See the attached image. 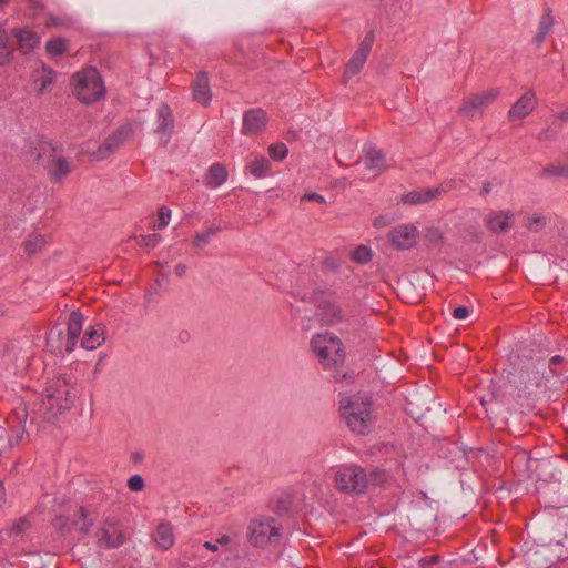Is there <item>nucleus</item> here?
<instances>
[{
	"mask_svg": "<svg viewBox=\"0 0 568 568\" xmlns=\"http://www.w3.org/2000/svg\"><path fill=\"white\" fill-rule=\"evenodd\" d=\"M70 153H73L71 144H68L67 151L63 144H37L27 153L26 161L45 171L51 182L58 183L72 171Z\"/></svg>",
	"mask_w": 568,
	"mask_h": 568,
	"instance_id": "1",
	"label": "nucleus"
},
{
	"mask_svg": "<svg viewBox=\"0 0 568 568\" xmlns=\"http://www.w3.org/2000/svg\"><path fill=\"white\" fill-rule=\"evenodd\" d=\"M77 392L65 375H59L51 379L45 388V396L36 404L37 414L44 420L51 422L59 414L71 408Z\"/></svg>",
	"mask_w": 568,
	"mask_h": 568,
	"instance_id": "2",
	"label": "nucleus"
},
{
	"mask_svg": "<svg viewBox=\"0 0 568 568\" xmlns=\"http://www.w3.org/2000/svg\"><path fill=\"white\" fill-rule=\"evenodd\" d=\"M83 316L80 312H72L67 323L54 324L47 335V347L51 353H71L77 345L82 331Z\"/></svg>",
	"mask_w": 568,
	"mask_h": 568,
	"instance_id": "3",
	"label": "nucleus"
},
{
	"mask_svg": "<svg viewBox=\"0 0 568 568\" xmlns=\"http://www.w3.org/2000/svg\"><path fill=\"white\" fill-rule=\"evenodd\" d=\"M72 93L83 103L90 104L104 97L105 88L95 68H87L71 79Z\"/></svg>",
	"mask_w": 568,
	"mask_h": 568,
	"instance_id": "4",
	"label": "nucleus"
},
{
	"mask_svg": "<svg viewBox=\"0 0 568 568\" xmlns=\"http://www.w3.org/2000/svg\"><path fill=\"white\" fill-rule=\"evenodd\" d=\"M313 352L325 366H338L345 361V351L341 339L328 333L317 334L311 341Z\"/></svg>",
	"mask_w": 568,
	"mask_h": 568,
	"instance_id": "5",
	"label": "nucleus"
},
{
	"mask_svg": "<svg viewBox=\"0 0 568 568\" xmlns=\"http://www.w3.org/2000/svg\"><path fill=\"white\" fill-rule=\"evenodd\" d=\"M509 383L518 390L519 396H534L546 388L545 375L532 365H527L510 373Z\"/></svg>",
	"mask_w": 568,
	"mask_h": 568,
	"instance_id": "6",
	"label": "nucleus"
},
{
	"mask_svg": "<svg viewBox=\"0 0 568 568\" xmlns=\"http://www.w3.org/2000/svg\"><path fill=\"white\" fill-rule=\"evenodd\" d=\"M335 484L339 491L359 495L368 487L367 474L358 465H348L335 473Z\"/></svg>",
	"mask_w": 568,
	"mask_h": 568,
	"instance_id": "7",
	"label": "nucleus"
},
{
	"mask_svg": "<svg viewBox=\"0 0 568 568\" xmlns=\"http://www.w3.org/2000/svg\"><path fill=\"white\" fill-rule=\"evenodd\" d=\"M280 525L273 517L253 519L248 525V540L255 547H263L268 542L280 540Z\"/></svg>",
	"mask_w": 568,
	"mask_h": 568,
	"instance_id": "8",
	"label": "nucleus"
},
{
	"mask_svg": "<svg viewBox=\"0 0 568 568\" xmlns=\"http://www.w3.org/2000/svg\"><path fill=\"white\" fill-rule=\"evenodd\" d=\"M94 537L97 547L101 549H116L126 541L120 523L114 517L104 518Z\"/></svg>",
	"mask_w": 568,
	"mask_h": 568,
	"instance_id": "9",
	"label": "nucleus"
},
{
	"mask_svg": "<svg viewBox=\"0 0 568 568\" xmlns=\"http://www.w3.org/2000/svg\"><path fill=\"white\" fill-rule=\"evenodd\" d=\"M499 90L494 88L477 94L467 97L462 106L459 108V114L464 118H473L476 114L481 113L487 106H489L499 95Z\"/></svg>",
	"mask_w": 568,
	"mask_h": 568,
	"instance_id": "10",
	"label": "nucleus"
},
{
	"mask_svg": "<svg viewBox=\"0 0 568 568\" xmlns=\"http://www.w3.org/2000/svg\"><path fill=\"white\" fill-rule=\"evenodd\" d=\"M79 162H95L109 158L119 144H71Z\"/></svg>",
	"mask_w": 568,
	"mask_h": 568,
	"instance_id": "11",
	"label": "nucleus"
},
{
	"mask_svg": "<svg viewBox=\"0 0 568 568\" xmlns=\"http://www.w3.org/2000/svg\"><path fill=\"white\" fill-rule=\"evenodd\" d=\"M375 40V34L373 30H369L364 39L361 41L357 50L354 52L352 58L348 60L346 67H345V77L352 78L356 75L362 68L364 67L367 57L372 50L373 43Z\"/></svg>",
	"mask_w": 568,
	"mask_h": 568,
	"instance_id": "12",
	"label": "nucleus"
},
{
	"mask_svg": "<svg viewBox=\"0 0 568 568\" xmlns=\"http://www.w3.org/2000/svg\"><path fill=\"white\" fill-rule=\"evenodd\" d=\"M318 316L326 325H334L343 321L344 313L339 305L333 300L332 294H322L321 297L314 296Z\"/></svg>",
	"mask_w": 568,
	"mask_h": 568,
	"instance_id": "13",
	"label": "nucleus"
},
{
	"mask_svg": "<svg viewBox=\"0 0 568 568\" xmlns=\"http://www.w3.org/2000/svg\"><path fill=\"white\" fill-rule=\"evenodd\" d=\"M417 229L410 224L399 225L388 233V240L397 250H407L416 244Z\"/></svg>",
	"mask_w": 568,
	"mask_h": 568,
	"instance_id": "14",
	"label": "nucleus"
},
{
	"mask_svg": "<svg viewBox=\"0 0 568 568\" xmlns=\"http://www.w3.org/2000/svg\"><path fill=\"white\" fill-rule=\"evenodd\" d=\"M267 116L260 108L250 109L243 114L242 132L250 138L258 135L266 126Z\"/></svg>",
	"mask_w": 568,
	"mask_h": 568,
	"instance_id": "15",
	"label": "nucleus"
},
{
	"mask_svg": "<svg viewBox=\"0 0 568 568\" xmlns=\"http://www.w3.org/2000/svg\"><path fill=\"white\" fill-rule=\"evenodd\" d=\"M536 95L532 91L525 92L508 111V119L515 123L528 116L536 108Z\"/></svg>",
	"mask_w": 568,
	"mask_h": 568,
	"instance_id": "16",
	"label": "nucleus"
},
{
	"mask_svg": "<svg viewBox=\"0 0 568 568\" xmlns=\"http://www.w3.org/2000/svg\"><path fill=\"white\" fill-rule=\"evenodd\" d=\"M192 98L203 106H207L212 99L210 79L205 71L196 73L191 83Z\"/></svg>",
	"mask_w": 568,
	"mask_h": 568,
	"instance_id": "17",
	"label": "nucleus"
},
{
	"mask_svg": "<svg viewBox=\"0 0 568 568\" xmlns=\"http://www.w3.org/2000/svg\"><path fill=\"white\" fill-rule=\"evenodd\" d=\"M341 414L347 426L358 434H365L371 423V413H353L348 410V406H339Z\"/></svg>",
	"mask_w": 568,
	"mask_h": 568,
	"instance_id": "18",
	"label": "nucleus"
},
{
	"mask_svg": "<svg viewBox=\"0 0 568 568\" xmlns=\"http://www.w3.org/2000/svg\"><path fill=\"white\" fill-rule=\"evenodd\" d=\"M444 192L445 190L442 186L413 190L404 194L402 201L405 204L412 205L424 204L439 197Z\"/></svg>",
	"mask_w": 568,
	"mask_h": 568,
	"instance_id": "19",
	"label": "nucleus"
},
{
	"mask_svg": "<svg viewBox=\"0 0 568 568\" xmlns=\"http://www.w3.org/2000/svg\"><path fill=\"white\" fill-rule=\"evenodd\" d=\"M97 513L91 510L84 506H80L77 508L73 515L72 525L75 527L83 536H87L92 526L97 520Z\"/></svg>",
	"mask_w": 568,
	"mask_h": 568,
	"instance_id": "20",
	"label": "nucleus"
},
{
	"mask_svg": "<svg viewBox=\"0 0 568 568\" xmlns=\"http://www.w3.org/2000/svg\"><path fill=\"white\" fill-rule=\"evenodd\" d=\"M514 213L510 211H499L489 215L486 220L487 227L496 233H507L513 226Z\"/></svg>",
	"mask_w": 568,
	"mask_h": 568,
	"instance_id": "21",
	"label": "nucleus"
},
{
	"mask_svg": "<svg viewBox=\"0 0 568 568\" xmlns=\"http://www.w3.org/2000/svg\"><path fill=\"white\" fill-rule=\"evenodd\" d=\"M174 129L172 111L166 104H162L158 110V125L155 132L159 139L169 140Z\"/></svg>",
	"mask_w": 568,
	"mask_h": 568,
	"instance_id": "22",
	"label": "nucleus"
},
{
	"mask_svg": "<svg viewBox=\"0 0 568 568\" xmlns=\"http://www.w3.org/2000/svg\"><path fill=\"white\" fill-rule=\"evenodd\" d=\"M229 172L221 163H213L204 175V183L210 189H217L226 182Z\"/></svg>",
	"mask_w": 568,
	"mask_h": 568,
	"instance_id": "23",
	"label": "nucleus"
},
{
	"mask_svg": "<svg viewBox=\"0 0 568 568\" xmlns=\"http://www.w3.org/2000/svg\"><path fill=\"white\" fill-rule=\"evenodd\" d=\"M13 37L17 39L18 44L23 53L32 50L39 44V36L28 28H16L12 30Z\"/></svg>",
	"mask_w": 568,
	"mask_h": 568,
	"instance_id": "24",
	"label": "nucleus"
},
{
	"mask_svg": "<svg viewBox=\"0 0 568 568\" xmlns=\"http://www.w3.org/2000/svg\"><path fill=\"white\" fill-rule=\"evenodd\" d=\"M555 19L550 7H545L544 12L538 23V30L532 41L537 47H540L545 41L547 34L550 32L554 26Z\"/></svg>",
	"mask_w": 568,
	"mask_h": 568,
	"instance_id": "25",
	"label": "nucleus"
},
{
	"mask_svg": "<svg viewBox=\"0 0 568 568\" xmlns=\"http://www.w3.org/2000/svg\"><path fill=\"white\" fill-rule=\"evenodd\" d=\"M359 161L369 170L382 171L386 168L385 154L375 146L367 148L364 156Z\"/></svg>",
	"mask_w": 568,
	"mask_h": 568,
	"instance_id": "26",
	"label": "nucleus"
},
{
	"mask_svg": "<svg viewBox=\"0 0 568 568\" xmlns=\"http://www.w3.org/2000/svg\"><path fill=\"white\" fill-rule=\"evenodd\" d=\"M174 540L172 525L169 521L160 523L154 535V541L158 546L163 550H168L174 545Z\"/></svg>",
	"mask_w": 568,
	"mask_h": 568,
	"instance_id": "27",
	"label": "nucleus"
},
{
	"mask_svg": "<svg viewBox=\"0 0 568 568\" xmlns=\"http://www.w3.org/2000/svg\"><path fill=\"white\" fill-rule=\"evenodd\" d=\"M245 171L255 179H264L272 173V164L265 156H256L245 166Z\"/></svg>",
	"mask_w": 568,
	"mask_h": 568,
	"instance_id": "28",
	"label": "nucleus"
},
{
	"mask_svg": "<svg viewBox=\"0 0 568 568\" xmlns=\"http://www.w3.org/2000/svg\"><path fill=\"white\" fill-rule=\"evenodd\" d=\"M104 329L103 326L98 324L94 327L88 329L81 341V346L84 349H95L104 342Z\"/></svg>",
	"mask_w": 568,
	"mask_h": 568,
	"instance_id": "29",
	"label": "nucleus"
},
{
	"mask_svg": "<svg viewBox=\"0 0 568 568\" xmlns=\"http://www.w3.org/2000/svg\"><path fill=\"white\" fill-rule=\"evenodd\" d=\"M552 466L550 458H528L527 467L535 473L538 479L549 480L552 476H548L547 470Z\"/></svg>",
	"mask_w": 568,
	"mask_h": 568,
	"instance_id": "30",
	"label": "nucleus"
},
{
	"mask_svg": "<svg viewBox=\"0 0 568 568\" xmlns=\"http://www.w3.org/2000/svg\"><path fill=\"white\" fill-rule=\"evenodd\" d=\"M139 125L136 123H124L119 126L110 136L109 142H125L136 138Z\"/></svg>",
	"mask_w": 568,
	"mask_h": 568,
	"instance_id": "31",
	"label": "nucleus"
},
{
	"mask_svg": "<svg viewBox=\"0 0 568 568\" xmlns=\"http://www.w3.org/2000/svg\"><path fill=\"white\" fill-rule=\"evenodd\" d=\"M341 406H348V410L353 413H371V400L368 397H344L341 399Z\"/></svg>",
	"mask_w": 568,
	"mask_h": 568,
	"instance_id": "32",
	"label": "nucleus"
},
{
	"mask_svg": "<svg viewBox=\"0 0 568 568\" xmlns=\"http://www.w3.org/2000/svg\"><path fill=\"white\" fill-rule=\"evenodd\" d=\"M32 527V516L28 514L20 517L12 523L11 527L6 529L4 532L9 538H14L23 535L27 530Z\"/></svg>",
	"mask_w": 568,
	"mask_h": 568,
	"instance_id": "33",
	"label": "nucleus"
},
{
	"mask_svg": "<svg viewBox=\"0 0 568 568\" xmlns=\"http://www.w3.org/2000/svg\"><path fill=\"white\" fill-rule=\"evenodd\" d=\"M47 244L45 237L40 233H32L24 242V251L28 254H36L41 251Z\"/></svg>",
	"mask_w": 568,
	"mask_h": 568,
	"instance_id": "34",
	"label": "nucleus"
},
{
	"mask_svg": "<svg viewBox=\"0 0 568 568\" xmlns=\"http://www.w3.org/2000/svg\"><path fill=\"white\" fill-rule=\"evenodd\" d=\"M45 49L49 55L58 57L67 50V42L63 38H52L47 41Z\"/></svg>",
	"mask_w": 568,
	"mask_h": 568,
	"instance_id": "35",
	"label": "nucleus"
},
{
	"mask_svg": "<svg viewBox=\"0 0 568 568\" xmlns=\"http://www.w3.org/2000/svg\"><path fill=\"white\" fill-rule=\"evenodd\" d=\"M220 231H221L220 226H212L202 233H197L193 240V245L195 247L205 246L210 242L211 236L217 234Z\"/></svg>",
	"mask_w": 568,
	"mask_h": 568,
	"instance_id": "36",
	"label": "nucleus"
},
{
	"mask_svg": "<svg viewBox=\"0 0 568 568\" xmlns=\"http://www.w3.org/2000/svg\"><path fill=\"white\" fill-rule=\"evenodd\" d=\"M547 225V219L540 214H535L531 217H528L525 226L534 233H538L542 231Z\"/></svg>",
	"mask_w": 568,
	"mask_h": 568,
	"instance_id": "37",
	"label": "nucleus"
},
{
	"mask_svg": "<svg viewBox=\"0 0 568 568\" xmlns=\"http://www.w3.org/2000/svg\"><path fill=\"white\" fill-rule=\"evenodd\" d=\"M352 258L359 264H365L372 260V251L366 245H358L352 252Z\"/></svg>",
	"mask_w": 568,
	"mask_h": 568,
	"instance_id": "38",
	"label": "nucleus"
},
{
	"mask_svg": "<svg viewBox=\"0 0 568 568\" xmlns=\"http://www.w3.org/2000/svg\"><path fill=\"white\" fill-rule=\"evenodd\" d=\"M52 526L61 535L70 532L73 527L72 521L70 523L69 518L62 515L53 518Z\"/></svg>",
	"mask_w": 568,
	"mask_h": 568,
	"instance_id": "39",
	"label": "nucleus"
},
{
	"mask_svg": "<svg viewBox=\"0 0 568 568\" xmlns=\"http://www.w3.org/2000/svg\"><path fill=\"white\" fill-rule=\"evenodd\" d=\"M568 159V152H567ZM542 175H555L568 178V163L567 164H550L542 170Z\"/></svg>",
	"mask_w": 568,
	"mask_h": 568,
	"instance_id": "40",
	"label": "nucleus"
},
{
	"mask_svg": "<svg viewBox=\"0 0 568 568\" xmlns=\"http://www.w3.org/2000/svg\"><path fill=\"white\" fill-rule=\"evenodd\" d=\"M161 241V235L158 233L141 235L138 237V244L142 247L154 248Z\"/></svg>",
	"mask_w": 568,
	"mask_h": 568,
	"instance_id": "41",
	"label": "nucleus"
},
{
	"mask_svg": "<svg viewBox=\"0 0 568 568\" xmlns=\"http://www.w3.org/2000/svg\"><path fill=\"white\" fill-rule=\"evenodd\" d=\"M368 485L383 486L387 480V474L382 469H374L367 474Z\"/></svg>",
	"mask_w": 568,
	"mask_h": 568,
	"instance_id": "42",
	"label": "nucleus"
},
{
	"mask_svg": "<svg viewBox=\"0 0 568 568\" xmlns=\"http://www.w3.org/2000/svg\"><path fill=\"white\" fill-rule=\"evenodd\" d=\"M287 153L286 144H270L268 154L272 159L281 161L286 158Z\"/></svg>",
	"mask_w": 568,
	"mask_h": 568,
	"instance_id": "43",
	"label": "nucleus"
},
{
	"mask_svg": "<svg viewBox=\"0 0 568 568\" xmlns=\"http://www.w3.org/2000/svg\"><path fill=\"white\" fill-rule=\"evenodd\" d=\"M53 82L52 72L50 71L48 74H42L34 79V84L39 91V93H43L45 89L51 85Z\"/></svg>",
	"mask_w": 568,
	"mask_h": 568,
	"instance_id": "44",
	"label": "nucleus"
},
{
	"mask_svg": "<svg viewBox=\"0 0 568 568\" xmlns=\"http://www.w3.org/2000/svg\"><path fill=\"white\" fill-rule=\"evenodd\" d=\"M144 479L140 475H133L128 480V487L132 491H141L144 488Z\"/></svg>",
	"mask_w": 568,
	"mask_h": 568,
	"instance_id": "45",
	"label": "nucleus"
},
{
	"mask_svg": "<svg viewBox=\"0 0 568 568\" xmlns=\"http://www.w3.org/2000/svg\"><path fill=\"white\" fill-rule=\"evenodd\" d=\"M171 216V210L166 206H161L159 210V222L155 225L158 229H163L169 224V219Z\"/></svg>",
	"mask_w": 568,
	"mask_h": 568,
	"instance_id": "46",
	"label": "nucleus"
},
{
	"mask_svg": "<svg viewBox=\"0 0 568 568\" xmlns=\"http://www.w3.org/2000/svg\"><path fill=\"white\" fill-rule=\"evenodd\" d=\"M23 434H24V427H22L20 425L17 428L12 429V434L8 438L9 445L10 446L18 445L21 442Z\"/></svg>",
	"mask_w": 568,
	"mask_h": 568,
	"instance_id": "47",
	"label": "nucleus"
},
{
	"mask_svg": "<svg viewBox=\"0 0 568 568\" xmlns=\"http://www.w3.org/2000/svg\"><path fill=\"white\" fill-rule=\"evenodd\" d=\"M426 239L432 244H438L443 241V233L437 227H432L426 233Z\"/></svg>",
	"mask_w": 568,
	"mask_h": 568,
	"instance_id": "48",
	"label": "nucleus"
},
{
	"mask_svg": "<svg viewBox=\"0 0 568 568\" xmlns=\"http://www.w3.org/2000/svg\"><path fill=\"white\" fill-rule=\"evenodd\" d=\"M392 222H393V217L384 214V215H379V216L375 217L373 221V225L377 229L385 227V226L389 225Z\"/></svg>",
	"mask_w": 568,
	"mask_h": 568,
	"instance_id": "49",
	"label": "nucleus"
},
{
	"mask_svg": "<svg viewBox=\"0 0 568 568\" xmlns=\"http://www.w3.org/2000/svg\"><path fill=\"white\" fill-rule=\"evenodd\" d=\"M564 362H565V358H564L562 356H560V355H555V356H552V357L550 358V361H549V367H550V369L552 371V373H554L556 376H559V375H560V373H558V372L556 371V366H558V365L562 364Z\"/></svg>",
	"mask_w": 568,
	"mask_h": 568,
	"instance_id": "50",
	"label": "nucleus"
},
{
	"mask_svg": "<svg viewBox=\"0 0 568 568\" xmlns=\"http://www.w3.org/2000/svg\"><path fill=\"white\" fill-rule=\"evenodd\" d=\"M468 315H469V310L466 306H458L453 312V316L456 320H465L468 317Z\"/></svg>",
	"mask_w": 568,
	"mask_h": 568,
	"instance_id": "51",
	"label": "nucleus"
},
{
	"mask_svg": "<svg viewBox=\"0 0 568 568\" xmlns=\"http://www.w3.org/2000/svg\"><path fill=\"white\" fill-rule=\"evenodd\" d=\"M304 200L315 201V202H318V203H324V202H325L324 196H322V195H321V194H318V193H307V194H305V195L302 197V201H304Z\"/></svg>",
	"mask_w": 568,
	"mask_h": 568,
	"instance_id": "52",
	"label": "nucleus"
},
{
	"mask_svg": "<svg viewBox=\"0 0 568 568\" xmlns=\"http://www.w3.org/2000/svg\"><path fill=\"white\" fill-rule=\"evenodd\" d=\"M558 119L568 122V105H564L557 114Z\"/></svg>",
	"mask_w": 568,
	"mask_h": 568,
	"instance_id": "53",
	"label": "nucleus"
},
{
	"mask_svg": "<svg viewBox=\"0 0 568 568\" xmlns=\"http://www.w3.org/2000/svg\"><path fill=\"white\" fill-rule=\"evenodd\" d=\"M174 272H175L176 276L182 277L186 272V265H184L182 263L176 264L174 267Z\"/></svg>",
	"mask_w": 568,
	"mask_h": 568,
	"instance_id": "54",
	"label": "nucleus"
},
{
	"mask_svg": "<svg viewBox=\"0 0 568 568\" xmlns=\"http://www.w3.org/2000/svg\"><path fill=\"white\" fill-rule=\"evenodd\" d=\"M490 192H491V183L485 182L480 190V195L485 196V195L489 194Z\"/></svg>",
	"mask_w": 568,
	"mask_h": 568,
	"instance_id": "55",
	"label": "nucleus"
},
{
	"mask_svg": "<svg viewBox=\"0 0 568 568\" xmlns=\"http://www.w3.org/2000/svg\"><path fill=\"white\" fill-rule=\"evenodd\" d=\"M144 455L141 452H134L131 455V459L133 463L138 464L143 459Z\"/></svg>",
	"mask_w": 568,
	"mask_h": 568,
	"instance_id": "56",
	"label": "nucleus"
},
{
	"mask_svg": "<svg viewBox=\"0 0 568 568\" xmlns=\"http://www.w3.org/2000/svg\"><path fill=\"white\" fill-rule=\"evenodd\" d=\"M204 547L210 550V551H217L219 547H217V542H212V541H205L204 542Z\"/></svg>",
	"mask_w": 568,
	"mask_h": 568,
	"instance_id": "57",
	"label": "nucleus"
},
{
	"mask_svg": "<svg viewBox=\"0 0 568 568\" xmlns=\"http://www.w3.org/2000/svg\"><path fill=\"white\" fill-rule=\"evenodd\" d=\"M230 537L226 536V535H223L221 536L220 538H217L216 542L220 544V545H227L230 542Z\"/></svg>",
	"mask_w": 568,
	"mask_h": 568,
	"instance_id": "58",
	"label": "nucleus"
},
{
	"mask_svg": "<svg viewBox=\"0 0 568 568\" xmlns=\"http://www.w3.org/2000/svg\"><path fill=\"white\" fill-rule=\"evenodd\" d=\"M8 3V0H0V8Z\"/></svg>",
	"mask_w": 568,
	"mask_h": 568,
	"instance_id": "59",
	"label": "nucleus"
},
{
	"mask_svg": "<svg viewBox=\"0 0 568 568\" xmlns=\"http://www.w3.org/2000/svg\"><path fill=\"white\" fill-rule=\"evenodd\" d=\"M429 561L430 562H436L437 561V556H433Z\"/></svg>",
	"mask_w": 568,
	"mask_h": 568,
	"instance_id": "60",
	"label": "nucleus"
},
{
	"mask_svg": "<svg viewBox=\"0 0 568 568\" xmlns=\"http://www.w3.org/2000/svg\"><path fill=\"white\" fill-rule=\"evenodd\" d=\"M23 416H24V417L27 416V410H26V408H23Z\"/></svg>",
	"mask_w": 568,
	"mask_h": 568,
	"instance_id": "61",
	"label": "nucleus"
}]
</instances>
